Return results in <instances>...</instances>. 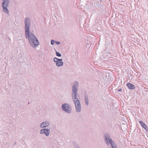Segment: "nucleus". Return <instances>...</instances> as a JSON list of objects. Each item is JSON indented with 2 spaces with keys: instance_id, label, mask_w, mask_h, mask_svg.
<instances>
[{
  "instance_id": "6e6552de",
  "label": "nucleus",
  "mask_w": 148,
  "mask_h": 148,
  "mask_svg": "<svg viewBox=\"0 0 148 148\" xmlns=\"http://www.w3.org/2000/svg\"><path fill=\"white\" fill-rule=\"evenodd\" d=\"M49 123L48 122H45L42 123L40 125V127L42 128L48 126Z\"/></svg>"
},
{
  "instance_id": "f257e3e1",
  "label": "nucleus",
  "mask_w": 148,
  "mask_h": 148,
  "mask_svg": "<svg viewBox=\"0 0 148 148\" xmlns=\"http://www.w3.org/2000/svg\"><path fill=\"white\" fill-rule=\"evenodd\" d=\"M30 19L29 18L25 19V30L26 38H28L29 42L33 47H35L39 45V42L35 36L32 34H29V29Z\"/></svg>"
},
{
  "instance_id": "9d476101",
  "label": "nucleus",
  "mask_w": 148,
  "mask_h": 148,
  "mask_svg": "<svg viewBox=\"0 0 148 148\" xmlns=\"http://www.w3.org/2000/svg\"><path fill=\"white\" fill-rule=\"evenodd\" d=\"M140 123V124L143 127L145 130H147V126H146V125L142 121H139Z\"/></svg>"
},
{
  "instance_id": "9b49d317",
  "label": "nucleus",
  "mask_w": 148,
  "mask_h": 148,
  "mask_svg": "<svg viewBox=\"0 0 148 148\" xmlns=\"http://www.w3.org/2000/svg\"><path fill=\"white\" fill-rule=\"evenodd\" d=\"M85 102L86 103V104L87 105H88V99L87 98H85Z\"/></svg>"
},
{
  "instance_id": "f8f14e48",
  "label": "nucleus",
  "mask_w": 148,
  "mask_h": 148,
  "mask_svg": "<svg viewBox=\"0 0 148 148\" xmlns=\"http://www.w3.org/2000/svg\"><path fill=\"white\" fill-rule=\"evenodd\" d=\"M56 54L57 56L59 57H60L61 56V55L59 53L56 51Z\"/></svg>"
},
{
  "instance_id": "1a4fd4ad",
  "label": "nucleus",
  "mask_w": 148,
  "mask_h": 148,
  "mask_svg": "<svg viewBox=\"0 0 148 148\" xmlns=\"http://www.w3.org/2000/svg\"><path fill=\"white\" fill-rule=\"evenodd\" d=\"M127 85L130 89H133L135 88L134 86L132 84L130 83H127Z\"/></svg>"
},
{
  "instance_id": "2eb2a0df",
  "label": "nucleus",
  "mask_w": 148,
  "mask_h": 148,
  "mask_svg": "<svg viewBox=\"0 0 148 148\" xmlns=\"http://www.w3.org/2000/svg\"><path fill=\"white\" fill-rule=\"evenodd\" d=\"M122 90V89L121 88H120L118 89V91L119 92H121Z\"/></svg>"
},
{
  "instance_id": "39448f33",
  "label": "nucleus",
  "mask_w": 148,
  "mask_h": 148,
  "mask_svg": "<svg viewBox=\"0 0 148 148\" xmlns=\"http://www.w3.org/2000/svg\"><path fill=\"white\" fill-rule=\"evenodd\" d=\"M105 138L106 140L107 141V143L108 140L109 141V143L111 144L112 148H117L116 146L115 145L114 143L112 140L110 139L109 136V135L107 136V137L106 136Z\"/></svg>"
},
{
  "instance_id": "f03ea898",
  "label": "nucleus",
  "mask_w": 148,
  "mask_h": 148,
  "mask_svg": "<svg viewBox=\"0 0 148 148\" xmlns=\"http://www.w3.org/2000/svg\"><path fill=\"white\" fill-rule=\"evenodd\" d=\"M72 89L73 93L72 96L73 99V101L75 105L76 111L77 112H78L81 110L80 104L79 100L76 98V90L75 86H73Z\"/></svg>"
},
{
  "instance_id": "ddd939ff",
  "label": "nucleus",
  "mask_w": 148,
  "mask_h": 148,
  "mask_svg": "<svg viewBox=\"0 0 148 148\" xmlns=\"http://www.w3.org/2000/svg\"><path fill=\"white\" fill-rule=\"evenodd\" d=\"M56 41L53 40H52L51 41V44L53 45L56 42Z\"/></svg>"
},
{
  "instance_id": "4468645a",
  "label": "nucleus",
  "mask_w": 148,
  "mask_h": 148,
  "mask_svg": "<svg viewBox=\"0 0 148 148\" xmlns=\"http://www.w3.org/2000/svg\"><path fill=\"white\" fill-rule=\"evenodd\" d=\"M56 44H58H58H59L60 43V42H57V41H56V42H55Z\"/></svg>"
},
{
  "instance_id": "0eeeda50",
  "label": "nucleus",
  "mask_w": 148,
  "mask_h": 148,
  "mask_svg": "<svg viewBox=\"0 0 148 148\" xmlns=\"http://www.w3.org/2000/svg\"><path fill=\"white\" fill-rule=\"evenodd\" d=\"M49 130L46 129H42L40 131V133L41 134H45L46 135L48 136L49 134Z\"/></svg>"
},
{
  "instance_id": "7ed1b4c3",
  "label": "nucleus",
  "mask_w": 148,
  "mask_h": 148,
  "mask_svg": "<svg viewBox=\"0 0 148 148\" xmlns=\"http://www.w3.org/2000/svg\"><path fill=\"white\" fill-rule=\"evenodd\" d=\"M9 0H4L2 4V6L3 8V11L5 12H7V13H8V11L7 7L8 6V1Z\"/></svg>"
},
{
  "instance_id": "20e7f679",
  "label": "nucleus",
  "mask_w": 148,
  "mask_h": 148,
  "mask_svg": "<svg viewBox=\"0 0 148 148\" xmlns=\"http://www.w3.org/2000/svg\"><path fill=\"white\" fill-rule=\"evenodd\" d=\"M54 62H56V64L58 66H62L63 64V62H62V59H59L56 58H54Z\"/></svg>"
},
{
  "instance_id": "423d86ee",
  "label": "nucleus",
  "mask_w": 148,
  "mask_h": 148,
  "mask_svg": "<svg viewBox=\"0 0 148 148\" xmlns=\"http://www.w3.org/2000/svg\"><path fill=\"white\" fill-rule=\"evenodd\" d=\"M62 108L63 110L68 113L70 112L71 108L69 106V105L67 104H64L62 105Z\"/></svg>"
}]
</instances>
